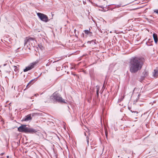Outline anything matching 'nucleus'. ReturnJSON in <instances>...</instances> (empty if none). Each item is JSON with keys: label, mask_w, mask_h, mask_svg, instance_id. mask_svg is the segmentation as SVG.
<instances>
[{"label": "nucleus", "mask_w": 158, "mask_h": 158, "mask_svg": "<svg viewBox=\"0 0 158 158\" xmlns=\"http://www.w3.org/2000/svg\"><path fill=\"white\" fill-rule=\"evenodd\" d=\"M158 74V71L155 69L154 70V72L153 73V75L154 77H156Z\"/></svg>", "instance_id": "f8f14e48"}, {"label": "nucleus", "mask_w": 158, "mask_h": 158, "mask_svg": "<svg viewBox=\"0 0 158 158\" xmlns=\"http://www.w3.org/2000/svg\"><path fill=\"white\" fill-rule=\"evenodd\" d=\"M140 94H139L138 95V99H139V97L140 96Z\"/></svg>", "instance_id": "5701e85b"}, {"label": "nucleus", "mask_w": 158, "mask_h": 158, "mask_svg": "<svg viewBox=\"0 0 158 158\" xmlns=\"http://www.w3.org/2000/svg\"><path fill=\"white\" fill-rule=\"evenodd\" d=\"M124 98V97H123L122 98H121L120 99H119L118 100V102H119V101H121L122 100H123V99Z\"/></svg>", "instance_id": "412c9836"}, {"label": "nucleus", "mask_w": 158, "mask_h": 158, "mask_svg": "<svg viewBox=\"0 0 158 158\" xmlns=\"http://www.w3.org/2000/svg\"><path fill=\"white\" fill-rule=\"evenodd\" d=\"M153 38L155 43L156 44L158 42V38L157 35L155 34L154 33L153 35Z\"/></svg>", "instance_id": "1a4fd4ad"}, {"label": "nucleus", "mask_w": 158, "mask_h": 158, "mask_svg": "<svg viewBox=\"0 0 158 158\" xmlns=\"http://www.w3.org/2000/svg\"><path fill=\"white\" fill-rule=\"evenodd\" d=\"M28 41H28V39H27V40H24V45H25L27 43V42Z\"/></svg>", "instance_id": "6ab92c4d"}, {"label": "nucleus", "mask_w": 158, "mask_h": 158, "mask_svg": "<svg viewBox=\"0 0 158 158\" xmlns=\"http://www.w3.org/2000/svg\"><path fill=\"white\" fill-rule=\"evenodd\" d=\"M143 59L138 57H134L131 59L129 62L130 72L132 73H137L142 68L143 64Z\"/></svg>", "instance_id": "f257e3e1"}, {"label": "nucleus", "mask_w": 158, "mask_h": 158, "mask_svg": "<svg viewBox=\"0 0 158 158\" xmlns=\"http://www.w3.org/2000/svg\"><path fill=\"white\" fill-rule=\"evenodd\" d=\"M58 60H56V61H55L54 62H53V63H54V62H56V61H57Z\"/></svg>", "instance_id": "a878e982"}, {"label": "nucleus", "mask_w": 158, "mask_h": 158, "mask_svg": "<svg viewBox=\"0 0 158 158\" xmlns=\"http://www.w3.org/2000/svg\"><path fill=\"white\" fill-rule=\"evenodd\" d=\"M14 67L15 68V69H14V71L15 72H18L19 70H18V69L17 67L16 66H14Z\"/></svg>", "instance_id": "2eb2a0df"}, {"label": "nucleus", "mask_w": 158, "mask_h": 158, "mask_svg": "<svg viewBox=\"0 0 158 158\" xmlns=\"http://www.w3.org/2000/svg\"><path fill=\"white\" fill-rule=\"evenodd\" d=\"M39 113H33L32 115L33 116H35V115H39Z\"/></svg>", "instance_id": "f3484780"}, {"label": "nucleus", "mask_w": 158, "mask_h": 158, "mask_svg": "<svg viewBox=\"0 0 158 158\" xmlns=\"http://www.w3.org/2000/svg\"><path fill=\"white\" fill-rule=\"evenodd\" d=\"M107 134H108V133H107V131H105V135H106V138H107Z\"/></svg>", "instance_id": "aec40b11"}, {"label": "nucleus", "mask_w": 158, "mask_h": 158, "mask_svg": "<svg viewBox=\"0 0 158 158\" xmlns=\"http://www.w3.org/2000/svg\"><path fill=\"white\" fill-rule=\"evenodd\" d=\"M89 135V132H87V131H86L85 132H84V135L86 136V141L87 143V144L88 145L89 144V138L88 136V135Z\"/></svg>", "instance_id": "6e6552de"}, {"label": "nucleus", "mask_w": 158, "mask_h": 158, "mask_svg": "<svg viewBox=\"0 0 158 158\" xmlns=\"http://www.w3.org/2000/svg\"><path fill=\"white\" fill-rule=\"evenodd\" d=\"M5 65H6V64H4V66H5Z\"/></svg>", "instance_id": "cd10ccee"}, {"label": "nucleus", "mask_w": 158, "mask_h": 158, "mask_svg": "<svg viewBox=\"0 0 158 158\" xmlns=\"http://www.w3.org/2000/svg\"><path fill=\"white\" fill-rule=\"evenodd\" d=\"M154 12L156 13L157 15H158V10L156 9L154 10Z\"/></svg>", "instance_id": "a211bd4d"}, {"label": "nucleus", "mask_w": 158, "mask_h": 158, "mask_svg": "<svg viewBox=\"0 0 158 158\" xmlns=\"http://www.w3.org/2000/svg\"><path fill=\"white\" fill-rule=\"evenodd\" d=\"M32 118L30 115H28L25 117L24 118V121H28L31 120Z\"/></svg>", "instance_id": "9d476101"}, {"label": "nucleus", "mask_w": 158, "mask_h": 158, "mask_svg": "<svg viewBox=\"0 0 158 158\" xmlns=\"http://www.w3.org/2000/svg\"><path fill=\"white\" fill-rule=\"evenodd\" d=\"M38 63V61L34 62L31 63L29 66H28L25 69H24V72H26L28 71V70H30L32 68H34V66Z\"/></svg>", "instance_id": "20e7f679"}, {"label": "nucleus", "mask_w": 158, "mask_h": 158, "mask_svg": "<svg viewBox=\"0 0 158 158\" xmlns=\"http://www.w3.org/2000/svg\"><path fill=\"white\" fill-rule=\"evenodd\" d=\"M27 127L26 125H22L18 128V131L20 132H24L26 133Z\"/></svg>", "instance_id": "39448f33"}, {"label": "nucleus", "mask_w": 158, "mask_h": 158, "mask_svg": "<svg viewBox=\"0 0 158 158\" xmlns=\"http://www.w3.org/2000/svg\"><path fill=\"white\" fill-rule=\"evenodd\" d=\"M84 32L86 34H88L89 33H91V32L90 31L88 30H85L84 31Z\"/></svg>", "instance_id": "4468645a"}, {"label": "nucleus", "mask_w": 158, "mask_h": 158, "mask_svg": "<svg viewBox=\"0 0 158 158\" xmlns=\"http://www.w3.org/2000/svg\"><path fill=\"white\" fill-rule=\"evenodd\" d=\"M7 157H9V156H7Z\"/></svg>", "instance_id": "c85d7f7f"}, {"label": "nucleus", "mask_w": 158, "mask_h": 158, "mask_svg": "<svg viewBox=\"0 0 158 158\" xmlns=\"http://www.w3.org/2000/svg\"><path fill=\"white\" fill-rule=\"evenodd\" d=\"M36 132V131L35 129L32 128H28L27 127L26 133L33 134Z\"/></svg>", "instance_id": "423d86ee"}, {"label": "nucleus", "mask_w": 158, "mask_h": 158, "mask_svg": "<svg viewBox=\"0 0 158 158\" xmlns=\"http://www.w3.org/2000/svg\"><path fill=\"white\" fill-rule=\"evenodd\" d=\"M136 89H136L135 88H134V90H133V92H135V90Z\"/></svg>", "instance_id": "b1692460"}, {"label": "nucleus", "mask_w": 158, "mask_h": 158, "mask_svg": "<svg viewBox=\"0 0 158 158\" xmlns=\"http://www.w3.org/2000/svg\"><path fill=\"white\" fill-rule=\"evenodd\" d=\"M123 14L121 12H117L115 15V18L116 19H119L123 16Z\"/></svg>", "instance_id": "0eeeda50"}, {"label": "nucleus", "mask_w": 158, "mask_h": 158, "mask_svg": "<svg viewBox=\"0 0 158 158\" xmlns=\"http://www.w3.org/2000/svg\"><path fill=\"white\" fill-rule=\"evenodd\" d=\"M4 154L3 153H2L1 154V155L2 156Z\"/></svg>", "instance_id": "393cba45"}, {"label": "nucleus", "mask_w": 158, "mask_h": 158, "mask_svg": "<svg viewBox=\"0 0 158 158\" xmlns=\"http://www.w3.org/2000/svg\"><path fill=\"white\" fill-rule=\"evenodd\" d=\"M37 15L40 19L44 22L47 23L49 21L47 15L45 14L40 13H37Z\"/></svg>", "instance_id": "7ed1b4c3"}, {"label": "nucleus", "mask_w": 158, "mask_h": 158, "mask_svg": "<svg viewBox=\"0 0 158 158\" xmlns=\"http://www.w3.org/2000/svg\"><path fill=\"white\" fill-rule=\"evenodd\" d=\"M51 100H55L56 102L60 103H66L64 100L62 98L60 95L57 92H55L51 96Z\"/></svg>", "instance_id": "f03ea898"}, {"label": "nucleus", "mask_w": 158, "mask_h": 158, "mask_svg": "<svg viewBox=\"0 0 158 158\" xmlns=\"http://www.w3.org/2000/svg\"><path fill=\"white\" fill-rule=\"evenodd\" d=\"M130 111L132 112H134V113H136V114H137L138 113V112L137 111H132V110H130Z\"/></svg>", "instance_id": "4be33fe9"}, {"label": "nucleus", "mask_w": 158, "mask_h": 158, "mask_svg": "<svg viewBox=\"0 0 158 158\" xmlns=\"http://www.w3.org/2000/svg\"><path fill=\"white\" fill-rule=\"evenodd\" d=\"M35 96H36V94H35Z\"/></svg>", "instance_id": "bb28decb"}, {"label": "nucleus", "mask_w": 158, "mask_h": 158, "mask_svg": "<svg viewBox=\"0 0 158 158\" xmlns=\"http://www.w3.org/2000/svg\"><path fill=\"white\" fill-rule=\"evenodd\" d=\"M96 88L97 89V91H96V94L97 97H98L99 95V87L98 86H96Z\"/></svg>", "instance_id": "ddd939ff"}, {"label": "nucleus", "mask_w": 158, "mask_h": 158, "mask_svg": "<svg viewBox=\"0 0 158 158\" xmlns=\"http://www.w3.org/2000/svg\"><path fill=\"white\" fill-rule=\"evenodd\" d=\"M28 39V41H31V40H33V41L35 40V39L34 38H30L29 39Z\"/></svg>", "instance_id": "dca6fc26"}, {"label": "nucleus", "mask_w": 158, "mask_h": 158, "mask_svg": "<svg viewBox=\"0 0 158 158\" xmlns=\"http://www.w3.org/2000/svg\"><path fill=\"white\" fill-rule=\"evenodd\" d=\"M35 79H33V80H32L29 83H28V84L27 85V87H29L28 86L30 85H32L34 82L35 81Z\"/></svg>", "instance_id": "9b49d317"}]
</instances>
